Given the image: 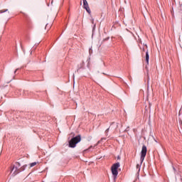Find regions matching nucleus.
Returning <instances> with one entry per match:
<instances>
[{
  "label": "nucleus",
  "instance_id": "18",
  "mask_svg": "<svg viewBox=\"0 0 182 182\" xmlns=\"http://www.w3.org/2000/svg\"><path fill=\"white\" fill-rule=\"evenodd\" d=\"M46 28H48V24H46Z\"/></svg>",
  "mask_w": 182,
  "mask_h": 182
},
{
  "label": "nucleus",
  "instance_id": "20",
  "mask_svg": "<svg viewBox=\"0 0 182 182\" xmlns=\"http://www.w3.org/2000/svg\"><path fill=\"white\" fill-rule=\"evenodd\" d=\"M83 1H86V0H82Z\"/></svg>",
  "mask_w": 182,
  "mask_h": 182
},
{
  "label": "nucleus",
  "instance_id": "16",
  "mask_svg": "<svg viewBox=\"0 0 182 182\" xmlns=\"http://www.w3.org/2000/svg\"><path fill=\"white\" fill-rule=\"evenodd\" d=\"M18 70V69H16L15 71H14V73H16V71Z\"/></svg>",
  "mask_w": 182,
  "mask_h": 182
},
{
  "label": "nucleus",
  "instance_id": "3",
  "mask_svg": "<svg viewBox=\"0 0 182 182\" xmlns=\"http://www.w3.org/2000/svg\"><path fill=\"white\" fill-rule=\"evenodd\" d=\"M82 140V136H80V134L73 137L69 141V147H70L71 149H75V147H76V144H77V143H80V141Z\"/></svg>",
  "mask_w": 182,
  "mask_h": 182
},
{
  "label": "nucleus",
  "instance_id": "12",
  "mask_svg": "<svg viewBox=\"0 0 182 182\" xmlns=\"http://www.w3.org/2000/svg\"><path fill=\"white\" fill-rule=\"evenodd\" d=\"M105 41H109V38H105V39L103 40V42H105Z\"/></svg>",
  "mask_w": 182,
  "mask_h": 182
},
{
  "label": "nucleus",
  "instance_id": "14",
  "mask_svg": "<svg viewBox=\"0 0 182 182\" xmlns=\"http://www.w3.org/2000/svg\"><path fill=\"white\" fill-rule=\"evenodd\" d=\"M117 160H120V156H117Z\"/></svg>",
  "mask_w": 182,
  "mask_h": 182
},
{
  "label": "nucleus",
  "instance_id": "2",
  "mask_svg": "<svg viewBox=\"0 0 182 182\" xmlns=\"http://www.w3.org/2000/svg\"><path fill=\"white\" fill-rule=\"evenodd\" d=\"M146 154H147V146H146V145H143L142 149L141 151V158H140L141 164H136V168H137L138 171H140V167H141V164H143V161H144Z\"/></svg>",
  "mask_w": 182,
  "mask_h": 182
},
{
  "label": "nucleus",
  "instance_id": "7",
  "mask_svg": "<svg viewBox=\"0 0 182 182\" xmlns=\"http://www.w3.org/2000/svg\"><path fill=\"white\" fill-rule=\"evenodd\" d=\"M16 96L19 97L20 96H25V92H16Z\"/></svg>",
  "mask_w": 182,
  "mask_h": 182
},
{
  "label": "nucleus",
  "instance_id": "10",
  "mask_svg": "<svg viewBox=\"0 0 182 182\" xmlns=\"http://www.w3.org/2000/svg\"><path fill=\"white\" fill-rule=\"evenodd\" d=\"M4 12H8V9L0 10V14H4Z\"/></svg>",
  "mask_w": 182,
  "mask_h": 182
},
{
  "label": "nucleus",
  "instance_id": "21",
  "mask_svg": "<svg viewBox=\"0 0 182 182\" xmlns=\"http://www.w3.org/2000/svg\"><path fill=\"white\" fill-rule=\"evenodd\" d=\"M146 48H147V46H146Z\"/></svg>",
  "mask_w": 182,
  "mask_h": 182
},
{
  "label": "nucleus",
  "instance_id": "11",
  "mask_svg": "<svg viewBox=\"0 0 182 182\" xmlns=\"http://www.w3.org/2000/svg\"><path fill=\"white\" fill-rule=\"evenodd\" d=\"M109 128H108V129H107L105 130L106 134H107V133H109Z\"/></svg>",
  "mask_w": 182,
  "mask_h": 182
},
{
  "label": "nucleus",
  "instance_id": "8",
  "mask_svg": "<svg viewBox=\"0 0 182 182\" xmlns=\"http://www.w3.org/2000/svg\"><path fill=\"white\" fill-rule=\"evenodd\" d=\"M36 164H38V162H33L31 164H29L30 167H35V166H36Z\"/></svg>",
  "mask_w": 182,
  "mask_h": 182
},
{
  "label": "nucleus",
  "instance_id": "17",
  "mask_svg": "<svg viewBox=\"0 0 182 182\" xmlns=\"http://www.w3.org/2000/svg\"><path fill=\"white\" fill-rule=\"evenodd\" d=\"M103 139H104V140H106V139H105V138H102V140H103Z\"/></svg>",
  "mask_w": 182,
  "mask_h": 182
},
{
  "label": "nucleus",
  "instance_id": "13",
  "mask_svg": "<svg viewBox=\"0 0 182 182\" xmlns=\"http://www.w3.org/2000/svg\"><path fill=\"white\" fill-rule=\"evenodd\" d=\"M92 149V146H90L88 149H86L85 151H87L88 150H90Z\"/></svg>",
  "mask_w": 182,
  "mask_h": 182
},
{
  "label": "nucleus",
  "instance_id": "19",
  "mask_svg": "<svg viewBox=\"0 0 182 182\" xmlns=\"http://www.w3.org/2000/svg\"><path fill=\"white\" fill-rule=\"evenodd\" d=\"M144 50H145L144 48H143V52H144Z\"/></svg>",
  "mask_w": 182,
  "mask_h": 182
},
{
  "label": "nucleus",
  "instance_id": "5",
  "mask_svg": "<svg viewBox=\"0 0 182 182\" xmlns=\"http://www.w3.org/2000/svg\"><path fill=\"white\" fill-rule=\"evenodd\" d=\"M149 50H146V51L145 60H146L147 65H149Z\"/></svg>",
  "mask_w": 182,
  "mask_h": 182
},
{
  "label": "nucleus",
  "instance_id": "9",
  "mask_svg": "<svg viewBox=\"0 0 182 182\" xmlns=\"http://www.w3.org/2000/svg\"><path fill=\"white\" fill-rule=\"evenodd\" d=\"M89 6V4H87V1H83V8H84L85 6Z\"/></svg>",
  "mask_w": 182,
  "mask_h": 182
},
{
  "label": "nucleus",
  "instance_id": "15",
  "mask_svg": "<svg viewBox=\"0 0 182 182\" xmlns=\"http://www.w3.org/2000/svg\"><path fill=\"white\" fill-rule=\"evenodd\" d=\"M93 22H95V20H94V19L92 20V23H93Z\"/></svg>",
  "mask_w": 182,
  "mask_h": 182
},
{
  "label": "nucleus",
  "instance_id": "4",
  "mask_svg": "<svg viewBox=\"0 0 182 182\" xmlns=\"http://www.w3.org/2000/svg\"><path fill=\"white\" fill-rule=\"evenodd\" d=\"M119 167H120V163L119 162L114 164L111 167V171L112 175L114 176V180H116L117 178V175L119 174L117 168H119Z\"/></svg>",
  "mask_w": 182,
  "mask_h": 182
},
{
  "label": "nucleus",
  "instance_id": "6",
  "mask_svg": "<svg viewBox=\"0 0 182 182\" xmlns=\"http://www.w3.org/2000/svg\"><path fill=\"white\" fill-rule=\"evenodd\" d=\"M84 9H85L88 14H91V12H92L90 11V8L89 7V6H84Z\"/></svg>",
  "mask_w": 182,
  "mask_h": 182
},
{
  "label": "nucleus",
  "instance_id": "1",
  "mask_svg": "<svg viewBox=\"0 0 182 182\" xmlns=\"http://www.w3.org/2000/svg\"><path fill=\"white\" fill-rule=\"evenodd\" d=\"M26 166L27 165H23L21 167V164L19 162H16L11 169L13 176H16V174H19L21 171H23L25 168H26Z\"/></svg>",
  "mask_w": 182,
  "mask_h": 182
}]
</instances>
